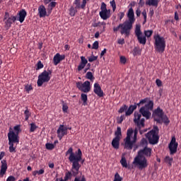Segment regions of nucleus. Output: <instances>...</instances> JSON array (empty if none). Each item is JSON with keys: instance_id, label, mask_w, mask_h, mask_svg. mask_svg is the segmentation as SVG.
Returning a JSON list of instances; mask_svg holds the SVG:
<instances>
[{"instance_id": "f704fd0d", "label": "nucleus", "mask_w": 181, "mask_h": 181, "mask_svg": "<svg viewBox=\"0 0 181 181\" xmlns=\"http://www.w3.org/2000/svg\"><path fill=\"white\" fill-rule=\"evenodd\" d=\"M38 127L35 125V122H31L30 124V132L33 133Z\"/></svg>"}, {"instance_id": "7c9ffc66", "label": "nucleus", "mask_w": 181, "mask_h": 181, "mask_svg": "<svg viewBox=\"0 0 181 181\" xmlns=\"http://www.w3.org/2000/svg\"><path fill=\"white\" fill-rule=\"evenodd\" d=\"M141 56V51L139 48L138 47H134L133 49V56L136 57V56Z\"/></svg>"}, {"instance_id": "ea45409f", "label": "nucleus", "mask_w": 181, "mask_h": 181, "mask_svg": "<svg viewBox=\"0 0 181 181\" xmlns=\"http://www.w3.org/2000/svg\"><path fill=\"white\" fill-rule=\"evenodd\" d=\"M120 163H121L122 167H124V168H127L128 167L127 160L124 157L122 158V160H121Z\"/></svg>"}, {"instance_id": "b1692460", "label": "nucleus", "mask_w": 181, "mask_h": 181, "mask_svg": "<svg viewBox=\"0 0 181 181\" xmlns=\"http://www.w3.org/2000/svg\"><path fill=\"white\" fill-rule=\"evenodd\" d=\"M99 15L100 18L104 21L107 20L110 17V14L108 13V11H100Z\"/></svg>"}, {"instance_id": "8fccbe9b", "label": "nucleus", "mask_w": 181, "mask_h": 181, "mask_svg": "<svg viewBox=\"0 0 181 181\" xmlns=\"http://www.w3.org/2000/svg\"><path fill=\"white\" fill-rule=\"evenodd\" d=\"M68 109H69V107L67 106L66 104H63V106H62V111L64 112V113H66L68 112Z\"/></svg>"}, {"instance_id": "cd10ccee", "label": "nucleus", "mask_w": 181, "mask_h": 181, "mask_svg": "<svg viewBox=\"0 0 181 181\" xmlns=\"http://www.w3.org/2000/svg\"><path fill=\"white\" fill-rule=\"evenodd\" d=\"M81 100L83 102V105L86 106L88 105L87 100H88V96L85 93H81Z\"/></svg>"}, {"instance_id": "a211bd4d", "label": "nucleus", "mask_w": 181, "mask_h": 181, "mask_svg": "<svg viewBox=\"0 0 181 181\" xmlns=\"http://www.w3.org/2000/svg\"><path fill=\"white\" fill-rule=\"evenodd\" d=\"M94 93L100 98L103 97L104 95L103 90H102L101 87L98 83H95L94 84Z\"/></svg>"}, {"instance_id": "4d7b16f0", "label": "nucleus", "mask_w": 181, "mask_h": 181, "mask_svg": "<svg viewBox=\"0 0 181 181\" xmlns=\"http://www.w3.org/2000/svg\"><path fill=\"white\" fill-rule=\"evenodd\" d=\"M156 83L158 87L162 86V81L160 79H156Z\"/></svg>"}, {"instance_id": "864d4df0", "label": "nucleus", "mask_w": 181, "mask_h": 181, "mask_svg": "<svg viewBox=\"0 0 181 181\" xmlns=\"http://www.w3.org/2000/svg\"><path fill=\"white\" fill-rule=\"evenodd\" d=\"M120 62L123 64H125L127 63V58L124 56H122L120 57Z\"/></svg>"}, {"instance_id": "c9c22d12", "label": "nucleus", "mask_w": 181, "mask_h": 181, "mask_svg": "<svg viewBox=\"0 0 181 181\" xmlns=\"http://www.w3.org/2000/svg\"><path fill=\"white\" fill-rule=\"evenodd\" d=\"M46 149L48 151H52L55 148V145L49 143L45 144Z\"/></svg>"}, {"instance_id": "052dcab7", "label": "nucleus", "mask_w": 181, "mask_h": 181, "mask_svg": "<svg viewBox=\"0 0 181 181\" xmlns=\"http://www.w3.org/2000/svg\"><path fill=\"white\" fill-rule=\"evenodd\" d=\"M117 43H119V45H124L125 44V40L124 38L122 39H119V40H117Z\"/></svg>"}, {"instance_id": "39448f33", "label": "nucleus", "mask_w": 181, "mask_h": 181, "mask_svg": "<svg viewBox=\"0 0 181 181\" xmlns=\"http://www.w3.org/2000/svg\"><path fill=\"white\" fill-rule=\"evenodd\" d=\"M159 128L157 126L153 127V129L149 131L146 136L148 140L149 144L155 145L159 142Z\"/></svg>"}, {"instance_id": "e2e57ef3", "label": "nucleus", "mask_w": 181, "mask_h": 181, "mask_svg": "<svg viewBox=\"0 0 181 181\" xmlns=\"http://www.w3.org/2000/svg\"><path fill=\"white\" fill-rule=\"evenodd\" d=\"M124 15H125V14H124V12H120V13H119V20H120V21L124 18Z\"/></svg>"}, {"instance_id": "dca6fc26", "label": "nucleus", "mask_w": 181, "mask_h": 181, "mask_svg": "<svg viewBox=\"0 0 181 181\" xmlns=\"http://www.w3.org/2000/svg\"><path fill=\"white\" fill-rule=\"evenodd\" d=\"M57 134L58 138L62 140L65 135L68 134V132L64 129V124H60L58 130H57Z\"/></svg>"}, {"instance_id": "c03bdc74", "label": "nucleus", "mask_w": 181, "mask_h": 181, "mask_svg": "<svg viewBox=\"0 0 181 181\" xmlns=\"http://www.w3.org/2000/svg\"><path fill=\"white\" fill-rule=\"evenodd\" d=\"M100 11H108L107 8V4H105L104 2H103L100 5Z\"/></svg>"}, {"instance_id": "412c9836", "label": "nucleus", "mask_w": 181, "mask_h": 181, "mask_svg": "<svg viewBox=\"0 0 181 181\" xmlns=\"http://www.w3.org/2000/svg\"><path fill=\"white\" fill-rule=\"evenodd\" d=\"M38 14L40 18H44L47 16L46 7H45L43 5L40 6L38 7Z\"/></svg>"}, {"instance_id": "774afa93", "label": "nucleus", "mask_w": 181, "mask_h": 181, "mask_svg": "<svg viewBox=\"0 0 181 181\" xmlns=\"http://www.w3.org/2000/svg\"><path fill=\"white\" fill-rule=\"evenodd\" d=\"M98 27H101V25H105V22H98Z\"/></svg>"}, {"instance_id": "2eb2a0df", "label": "nucleus", "mask_w": 181, "mask_h": 181, "mask_svg": "<svg viewBox=\"0 0 181 181\" xmlns=\"http://www.w3.org/2000/svg\"><path fill=\"white\" fill-rule=\"evenodd\" d=\"M8 138L9 144L19 143L18 132L16 134L13 131H10L8 134Z\"/></svg>"}, {"instance_id": "5fc2aeb1", "label": "nucleus", "mask_w": 181, "mask_h": 181, "mask_svg": "<svg viewBox=\"0 0 181 181\" xmlns=\"http://www.w3.org/2000/svg\"><path fill=\"white\" fill-rule=\"evenodd\" d=\"M13 130L17 132V133H18L19 132H21V126L20 125L14 126Z\"/></svg>"}, {"instance_id": "2f4dec72", "label": "nucleus", "mask_w": 181, "mask_h": 181, "mask_svg": "<svg viewBox=\"0 0 181 181\" xmlns=\"http://www.w3.org/2000/svg\"><path fill=\"white\" fill-rule=\"evenodd\" d=\"M136 126L141 129V127H145V119L142 118L141 119V121H138V123H136Z\"/></svg>"}, {"instance_id": "37998d69", "label": "nucleus", "mask_w": 181, "mask_h": 181, "mask_svg": "<svg viewBox=\"0 0 181 181\" xmlns=\"http://www.w3.org/2000/svg\"><path fill=\"white\" fill-rule=\"evenodd\" d=\"M114 181H122V177H120L118 173H115Z\"/></svg>"}, {"instance_id": "4468645a", "label": "nucleus", "mask_w": 181, "mask_h": 181, "mask_svg": "<svg viewBox=\"0 0 181 181\" xmlns=\"http://www.w3.org/2000/svg\"><path fill=\"white\" fill-rule=\"evenodd\" d=\"M177 147L178 143L176 142V139L175 137H173L168 146L170 154L173 155L176 153L177 151Z\"/></svg>"}, {"instance_id": "7ed1b4c3", "label": "nucleus", "mask_w": 181, "mask_h": 181, "mask_svg": "<svg viewBox=\"0 0 181 181\" xmlns=\"http://www.w3.org/2000/svg\"><path fill=\"white\" fill-rule=\"evenodd\" d=\"M127 16L129 18V21H126L124 23L120 24L116 28L114 29V31H117L118 29L121 28V34L124 35L125 37H128L130 35V31L133 28V24L135 22L134 18V11L133 8H130L128 11Z\"/></svg>"}, {"instance_id": "5701e85b", "label": "nucleus", "mask_w": 181, "mask_h": 181, "mask_svg": "<svg viewBox=\"0 0 181 181\" xmlns=\"http://www.w3.org/2000/svg\"><path fill=\"white\" fill-rule=\"evenodd\" d=\"M158 4H159L158 0H148L146 1V5L149 6H153L157 8Z\"/></svg>"}, {"instance_id": "bf43d9fd", "label": "nucleus", "mask_w": 181, "mask_h": 181, "mask_svg": "<svg viewBox=\"0 0 181 181\" xmlns=\"http://www.w3.org/2000/svg\"><path fill=\"white\" fill-rule=\"evenodd\" d=\"M86 1H88V0H83L82 1V4H81V8L82 9H84L86 6Z\"/></svg>"}, {"instance_id": "c756f323", "label": "nucleus", "mask_w": 181, "mask_h": 181, "mask_svg": "<svg viewBox=\"0 0 181 181\" xmlns=\"http://www.w3.org/2000/svg\"><path fill=\"white\" fill-rule=\"evenodd\" d=\"M173 161V158H170L169 156H165V158H164V162L168 164L169 166H172Z\"/></svg>"}, {"instance_id": "4c0bfd02", "label": "nucleus", "mask_w": 181, "mask_h": 181, "mask_svg": "<svg viewBox=\"0 0 181 181\" xmlns=\"http://www.w3.org/2000/svg\"><path fill=\"white\" fill-rule=\"evenodd\" d=\"M153 33V31L152 30H145L144 34L146 37L150 38Z\"/></svg>"}, {"instance_id": "c85d7f7f", "label": "nucleus", "mask_w": 181, "mask_h": 181, "mask_svg": "<svg viewBox=\"0 0 181 181\" xmlns=\"http://www.w3.org/2000/svg\"><path fill=\"white\" fill-rule=\"evenodd\" d=\"M25 110L24 112V115H25V121H28L29 118L31 117V112H30L29 109L28 108V107H25Z\"/></svg>"}, {"instance_id": "72a5a7b5", "label": "nucleus", "mask_w": 181, "mask_h": 181, "mask_svg": "<svg viewBox=\"0 0 181 181\" xmlns=\"http://www.w3.org/2000/svg\"><path fill=\"white\" fill-rule=\"evenodd\" d=\"M78 8H76L74 6H71L69 9V15L70 16H75L76 13H77V10Z\"/></svg>"}, {"instance_id": "13d9d810", "label": "nucleus", "mask_w": 181, "mask_h": 181, "mask_svg": "<svg viewBox=\"0 0 181 181\" xmlns=\"http://www.w3.org/2000/svg\"><path fill=\"white\" fill-rule=\"evenodd\" d=\"M25 88L26 92L29 93L31 90H33V86H26Z\"/></svg>"}, {"instance_id": "1a4fd4ad", "label": "nucleus", "mask_w": 181, "mask_h": 181, "mask_svg": "<svg viewBox=\"0 0 181 181\" xmlns=\"http://www.w3.org/2000/svg\"><path fill=\"white\" fill-rule=\"evenodd\" d=\"M16 21L17 16H14L7 11L4 13L3 21L4 23V28L6 30H9V28L12 26V24L14 23Z\"/></svg>"}, {"instance_id": "6e6d98bb", "label": "nucleus", "mask_w": 181, "mask_h": 181, "mask_svg": "<svg viewBox=\"0 0 181 181\" xmlns=\"http://www.w3.org/2000/svg\"><path fill=\"white\" fill-rule=\"evenodd\" d=\"M16 179L15 178V177L12 176V175L9 176L7 178V180H6V181H16Z\"/></svg>"}, {"instance_id": "9b49d317", "label": "nucleus", "mask_w": 181, "mask_h": 181, "mask_svg": "<svg viewBox=\"0 0 181 181\" xmlns=\"http://www.w3.org/2000/svg\"><path fill=\"white\" fill-rule=\"evenodd\" d=\"M134 34H136L139 44L142 45H145L146 44V37L143 35L141 25H136V30H134Z\"/></svg>"}, {"instance_id": "f03ea898", "label": "nucleus", "mask_w": 181, "mask_h": 181, "mask_svg": "<svg viewBox=\"0 0 181 181\" xmlns=\"http://www.w3.org/2000/svg\"><path fill=\"white\" fill-rule=\"evenodd\" d=\"M152 153V148L147 147L146 146L144 148L141 149L138 152V155L136 158H134L133 164L138 166L139 169L142 170L148 166L147 158H151ZM146 157H145V156Z\"/></svg>"}, {"instance_id": "ddd939ff", "label": "nucleus", "mask_w": 181, "mask_h": 181, "mask_svg": "<svg viewBox=\"0 0 181 181\" xmlns=\"http://www.w3.org/2000/svg\"><path fill=\"white\" fill-rule=\"evenodd\" d=\"M115 137L114 139V148L118 149L119 147V141L122 136V131L119 127H117V130L115 132Z\"/></svg>"}, {"instance_id": "f8f14e48", "label": "nucleus", "mask_w": 181, "mask_h": 181, "mask_svg": "<svg viewBox=\"0 0 181 181\" xmlns=\"http://www.w3.org/2000/svg\"><path fill=\"white\" fill-rule=\"evenodd\" d=\"M76 87L83 93H88L91 90L90 82L86 81L83 83L82 82H77Z\"/></svg>"}, {"instance_id": "3c124183", "label": "nucleus", "mask_w": 181, "mask_h": 181, "mask_svg": "<svg viewBox=\"0 0 181 181\" xmlns=\"http://www.w3.org/2000/svg\"><path fill=\"white\" fill-rule=\"evenodd\" d=\"M74 181H86L85 175H82L81 176V179L80 180V178L78 177H75V180H74Z\"/></svg>"}, {"instance_id": "603ef678", "label": "nucleus", "mask_w": 181, "mask_h": 181, "mask_svg": "<svg viewBox=\"0 0 181 181\" xmlns=\"http://www.w3.org/2000/svg\"><path fill=\"white\" fill-rule=\"evenodd\" d=\"M137 134H138V130L136 129L134 130V140H133L134 144L136 143V141Z\"/></svg>"}, {"instance_id": "0eeeda50", "label": "nucleus", "mask_w": 181, "mask_h": 181, "mask_svg": "<svg viewBox=\"0 0 181 181\" xmlns=\"http://www.w3.org/2000/svg\"><path fill=\"white\" fill-rule=\"evenodd\" d=\"M154 39L156 51L160 54L163 53L166 47L165 38L163 37L156 35L154 37Z\"/></svg>"}, {"instance_id": "f257e3e1", "label": "nucleus", "mask_w": 181, "mask_h": 181, "mask_svg": "<svg viewBox=\"0 0 181 181\" xmlns=\"http://www.w3.org/2000/svg\"><path fill=\"white\" fill-rule=\"evenodd\" d=\"M74 152V148L70 147L69 150L65 153V156H69L68 159L70 163H72L71 171L65 173L64 181H68L71 179L72 177H76L78 175L79 169L81 168V165H80L79 162L81 161L83 158V153L81 149L78 148V152Z\"/></svg>"}, {"instance_id": "a19ab883", "label": "nucleus", "mask_w": 181, "mask_h": 181, "mask_svg": "<svg viewBox=\"0 0 181 181\" xmlns=\"http://www.w3.org/2000/svg\"><path fill=\"white\" fill-rule=\"evenodd\" d=\"M74 4H75V8H82V4H80V0H75Z\"/></svg>"}, {"instance_id": "49530a36", "label": "nucleus", "mask_w": 181, "mask_h": 181, "mask_svg": "<svg viewBox=\"0 0 181 181\" xmlns=\"http://www.w3.org/2000/svg\"><path fill=\"white\" fill-rule=\"evenodd\" d=\"M125 118L124 115H121V117H117V123L122 124V121H124Z\"/></svg>"}, {"instance_id": "6e6552de", "label": "nucleus", "mask_w": 181, "mask_h": 181, "mask_svg": "<svg viewBox=\"0 0 181 181\" xmlns=\"http://www.w3.org/2000/svg\"><path fill=\"white\" fill-rule=\"evenodd\" d=\"M51 74L52 71L50 70H44L41 74L38 75L37 87H42L44 83H48L51 80Z\"/></svg>"}, {"instance_id": "680f3d73", "label": "nucleus", "mask_w": 181, "mask_h": 181, "mask_svg": "<svg viewBox=\"0 0 181 181\" xmlns=\"http://www.w3.org/2000/svg\"><path fill=\"white\" fill-rule=\"evenodd\" d=\"M90 66H91V64L90 63H88L87 64V67L85 69H83V73H86L88 70H90Z\"/></svg>"}, {"instance_id": "69168bd1", "label": "nucleus", "mask_w": 181, "mask_h": 181, "mask_svg": "<svg viewBox=\"0 0 181 181\" xmlns=\"http://www.w3.org/2000/svg\"><path fill=\"white\" fill-rule=\"evenodd\" d=\"M136 16H141V10H139V8L136 10Z\"/></svg>"}, {"instance_id": "a878e982", "label": "nucleus", "mask_w": 181, "mask_h": 181, "mask_svg": "<svg viewBox=\"0 0 181 181\" xmlns=\"http://www.w3.org/2000/svg\"><path fill=\"white\" fill-rule=\"evenodd\" d=\"M134 123L136 124H138V122L139 120H141V118L142 117V114H139L138 112H134Z\"/></svg>"}, {"instance_id": "473e14b6", "label": "nucleus", "mask_w": 181, "mask_h": 181, "mask_svg": "<svg viewBox=\"0 0 181 181\" xmlns=\"http://www.w3.org/2000/svg\"><path fill=\"white\" fill-rule=\"evenodd\" d=\"M148 100V98H145V99L141 100L139 103H134V105H136L137 108V107H140L141 105H144L146 103H147Z\"/></svg>"}, {"instance_id": "f3484780", "label": "nucleus", "mask_w": 181, "mask_h": 181, "mask_svg": "<svg viewBox=\"0 0 181 181\" xmlns=\"http://www.w3.org/2000/svg\"><path fill=\"white\" fill-rule=\"evenodd\" d=\"M66 56L64 54L61 55L59 53H57L53 58V62L55 66L59 64L62 61L64 60Z\"/></svg>"}, {"instance_id": "58836bf2", "label": "nucleus", "mask_w": 181, "mask_h": 181, "mask_svg": "<svg viewBox=\"0 0 181 181\" xmlns=\"http://www.w3.org/2000/svg\"><path fill=\"white\" fill-rule=\"evenodd\" d=\"M9 145V151L10 153H16V147H14V144L13 143H8Z\"/></svg>"}, {"instance_id": "bb28decb", "label": "nucleus", "mask_w": 181, "mask_h": 181, "mask_svg": "<svg viewBox=\"0 0 181 181\" xmlns=\"http://www.w3.org/2000/svg\"><path fill=\"white\" fill-rule=\"evenodd\" d=\"M57 6V2L52 1L48 4L47 13L50 15L53 8H55Z\"/></svg>"}, {"instance_id": "0e129e2a", "label": "nucleus", "mask_w": 181, "mask_h": 181, "mask_svg": "<svg viewBox=\"0 0 181 181\" xmlns=\"http://www.w3.org/2000/svg\"><path fill=\"white\" fill-rule=\"evenodd\" d=\"M175 20L177 21H179V15H178L177 11L175 12Z\"/></svg>"}, {"instance_id": "20e7f679", "label": "nucleus", "mask_w": 181, "mask_h": 181, "mask_svg": "<svg viewBox=\"0 0 181 181\" xmlns=\"http://www.w3.org/2000/svg\"><path fill=\"white\" fill-rule=\"evenodd\" d=\"M154 115L153 117H154V120L157 122V123L162 124L164 123L166 125H168L170 123V120L165 115H164L163 110L160 107H158L157 109L154 111Z\"/></svg>"}, {"instance_id": "aec40b11", "label": "nucleus", "mask_w": 181, "mask_h": 181, "mask_svg": "<svg viewBox=\"0 0 181 181\" xmlns=\"http://www.w3.org/2000/svg\"><path fill=\"white\" fill-rule=\"evenodd\" d=\"M88 60L85 57H81V62L77 68L78 71H81L86 66Z\"/></svg>"}, {"instance_id": "4be33fe9", "label": "nucleus", "mask_w": 181, "mask_h": 181, "mask_svg": "<svg viewBox=\"0 0 181 181\" xmlns=\"http://www.w3.org/2000/svg\"><path fill=\"white\" fill-rule=\"evenodd\" d=\"M8 166H7V163L6 160H1V168L0 170V175H4L6 174V170H7Z\"/></svg>"}, {"instance_id": "79ce46f5", "label": "nucleus", "mask_w": 181, "mask_h": 181, "mask_svg": "<svg viewBox=\"0 0 181 181\" xmlns=\"http://www.w3.org/2000/svg\"><path fill=\"white\" fill-rule=\"evenodd\" d=\"M98 48H99L98 41H95V42H93V44H92V47H91L92 49H98Z\"/></svg>"}, {"instance_id": "a18cd8bd", "label": "nucleus", "mask_w": 181, "mask_h": 181, "mask_svg": "<svg viewBox=\"0 0 181 181\" xmlns=\"http://www.w3.org/2000/svg\"><path fill=\"white\" fill-rule=\"evenodd\" d=\"M127 110H128V106H127L126 105H124L123 106H122L120 107L119 112L122 113V112H124L125 111H127Z\"/></svg>"}, {"instance_id": "423d86ee", "label": "nucleus", "mask_w": 181, "mask_h": 181, "mask_svg": "<svg viewBox=\"0 0 181 181\" xmlns=\"http://www.w3.org/2000/svg\"><path fill=\"white\" fill-rule=\"evenodd\" d=\"M146 103L147 104H146L145 106H142L140 108L139 112L143 117H146V119H150L151 116L150 111H153L154 102L148 98Z\"/></svg>"}, {"instance_id": "09e8293b", "label": "nucleus", "mask_w": 181, "mask_h": 181, "mask_svg": "<svg viewBox=\"0 0 181 181\" xmlns=\"http://www.w3.org/2000/svg\"><path fill=\"white\" fill-rule=\"evenodd\" d=\"M97 59H98V57H95V56H94V55H92V56H90V57L88 58V62H89L90 63H92V62L96 61Z\"/></svg>"}, {"instance_id": "9d476101", "label": "nucleus", "mask_w": 181, "mask_h": 181, "mask_svg": "<svg viewBox=\"0 0 181 181\" xmlns=\"http://www.w3.org/2000/svg\"><path fill=\"white\" fill-rule=\"evenodd\" d=\"M134 134L133 129H129L127 130V136L124 139V148L128 150H132L134 146V141H131V136Z\"/></svg>"}, {"instance_id": "e433bc0d", "label": "nucleus", "mask_w": 181, "mask_h": 181, "mask_svg": "<svg viewBox=\"0 0 181 181\" xmlns=\"http://www.w3.org/2000/svg\"><path fill=\"white\" fill-rule=\"evenodd\" d=\"M86 78L88 80H90V81H93L95 80V77L93 75V73L92 72H87L86 74Z\"/></svg>"}, {"instance_id": "6ab92c4d", "label": "nucleus", "mask_w": 181, "mask_h": 181, "mask_svg": "<svg viewBox=\"0 0 181 181\" xmlns=\"http://www.w3.org/2000/svg\"><path fill=\"white\" fill-rule=\"evenodd\" d=\"M16 21H18L20 23H23L25 21V18L27 16V13L25 9H22L18 12Z\"/></svg>"}, {"instance_id": "de8ad7c7", "label": "nucleus", "mask_w": 181, "mask_h": 181, "mask_svg": "<svg viewBox=\"0 0 181 181\" xmlns=\"http://www.w3.org/2000/svg\"><path fill=\"white\" fill-rule=\"evenodd\" d=\"M43 67H44V65L42 63V62L38 61V62L37 63V70L42 69H43Z\"/></svg>"}, {"instance_id": "393cba45", "label": "nucleus", "mask_w": 181, "mask_h": 181, "mask_svg": "<svg viewBox=\"0 0 181 181\" xmlns=\"http://www.w3.org/2000/svg\"><path fill=\"white\" fill-rule=\"evenodd\" d=\"M136 110V105H130L127 110L125 112V116H130Z\"/></svg>"}, {"instance_id": "338daca9", "label": "nucleus", "mask_w": 181, "mask_h": 181, "mask_svg": "<svg viewBox=\"0 0 181 181\" xmlns=\"http://www.w3.org/2000/svg\"><path fill=\"white\" fill-rule=\"evenodd\" d=\"M38 175H43L45 173L44 169H41L40 170H37Z\"/></svg>"}]
</instances>
